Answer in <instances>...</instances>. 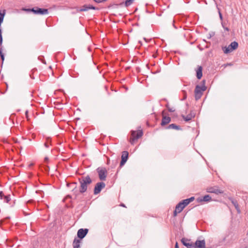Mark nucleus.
Wrapping results in <instances>:
<instances>
[{
    "label": "nucleus",
    "instance_id": "nucleus-45",
    "mask_svg": "<svg viewBox=\"0 0 248 248\" xmlns=\"http://www.w3.org/2000/svg\"><path fill=\"white\" fill-rule=\"evenodd\" d=\"M161 114H162V117H163V115H165V110H163L162 112H161Z\"/></svg>",
    "mask_w": 248,
    "mask_h": 248
},
{
    "label": "nucleus",
    "instance_id": "nucleus-26",
    "mask_svg": "<svg viewBox=\"0 0 248 248\" xmlns=\"http://www.w3.org/2000/svg\"><path fill=\"white\" fill-rule=\"evenodd\" d=\"M217 9L218 10V15H219V18L220 19V20L221 21V22L223 21V16H222V15L220 12V10L219 8H218L217 7Z\"/></svg>",
    "mask_w": 248,
    "mask_h": 248
},
{
    "label": "nucleus",
    "instance_id": "nucleus-52",
    "mask_svg": "<svg viewBox=\"0 0 248 248\" xmlns=\"http://www.w3.org/2000/svg\"><path fill=\"white\" fill-rule=\"evenodd\" d=\"M0 34H2V30L0 29Z\"/></svg>",
    "mask_w": 248,
    "mask_h": 248
},
{
    "label": "nucleus",
    "instance_id": "nucleus-11",
    "mask_svg": "<svg viewBox=\"0 0 248 248\" xmlns=\"http://www.w3.org/2000/svg\"><path fill=\"white\" fill-rule=\"evenodd\" d=\"M90 9L92 10H98V8L97 7H96L93 5L89 4H85L83 5L79 10H78L77 11L78 12H84L87 11Z\"/></svg>",
    "mask_w": 248,
    "mask_h": 248
},
{
    "label": "nucleus",
    "instance_id": "nucleus-55",
    "mask_svg": "<svg viewBox=\"0 0 248 248\" xmlns=\"http://www.w3.org/2000/svg\"><path fill=\"white\" fill-rule=\"evenodd\" d=\"M38 59H39V60H40V57H38Z\"/></svg>",
    "mask_w": 248,
    "mask_h": 248
},
{
    "label": "nucleus",
    "instance_id": "nucleus-8",
    "mask_svg": "<svg viewBox=\"0 0 248 248\" xmlns=\"http://www.w3.org/2000/svg\"><path fill=\"white\" fill-rule=\"evenodd\" d=\"M206 191L208 193H215L217 195L223 193V191L219 189L217 186L208 187L206 189Z\"/></svg>",
    "mask_w": 248,
    "mask_h": 248
},
{
    "label": "nucleus",
    "instance_id": "nucleus-32",
    "mask_svg": "<svg viewBox=\"0 0 248 248\" xmlns=\"http://www.w3.org/2000/svg\"><path fill=\"white\" fill-rule=\"evenodd\" d=\"M180 212H179V210H177L176 209V207H175V210L173 211V216L174 217H176V216L177 215L178 213H180Z\"/></svg>",
    "mask_w": 248,
    "mask_h": 248
},
{
    "label": "nucleus",
    "instance_id": "nucleus-33",
    "mask_svg": "<svg viewBox=\"0 0 248 248\" xmlns=\"http://www.w3.org/2000/svg\"><path fill=\"white\" fill-rule=\"evenodd\" d=\"M36 7L30 8V12H32L34 14L36 15Z\"/></svg>",
    "mask_w": 248,
    "mask_h": 248
},
{
    "label": "nucleus",
    "instance_id": "nucleus-41",
    "mask_svg": "<svg viewBox=\"0 0 248 248\" xmlns=\"http://www.w3.org/2000/svg\"><path fill=\"white\" fill-rule=\"evenodd\" d=\"M175 248H179V245H178V243L177 242H176L175 243Z\"/></svg>",
    "mask_w": 248,
    "mask_h": 248
},
{
    "label": "nucleus",
    "instance_id": "nucleus-1",
    "mask_svg": "<svg viewBox=\"0 0 248 248\" xmlns=\"http://www.w3.org/2000/svg\"><path fill=\"white\" fill-rule=\"evenodd\" d=\"M78 181L80 184L79 192L81 194L87 191L88 186L92 183V180L89 175L78 178Z\"/></svg>",
    "mask_w": 248,
    "mask_h": 248
},
{
    "label": "nucleus",
    "instance_id": "nucleus-39",
    "mask_svg": "<svg viewBox=\"0 0 248 248\" xmlns=\"http://www.w3.org/2000/svg\"><path fill=\"white\" fill-rule=\"evenodd\" d=\"M94 1H95V2L96 3H100L101 2H103V1H106V0H93Z\"/></svg>",
    "mask_w": 248,
    "mask_h": 248
},
{
    "label": "nucleus",
    "instance_id": "nucleus-56",
    "mask_svg": "<svg viewBox=\"0 0 248 248\" xmlns=\"http://www.w3.org/2000/svg\"><path fill=\"white\" fill-rule=\"evenodd\" d=\"M43 63H46V62L44 61V62H43Z\"/></svg>",
    "mask_w": 248,
    "mask_h": 248
},
{
    "label": "nucleus",
    "instance_id": "nucleus-16",
    "mask_svg": "<svg viewBox=\"0 0 248 248\" xmlns=\"http://www.w3.org/2000/svg\"><path fill=\"white\" fill-rule=\"evenodd\" d=\"M48 13V10L46 8H41L36 7V15H44Z\"/></svg>",
    "mask_w": 248,
    "mask_h": 248
},
{
    "label": "nucleus",
    "instance_id": "nucleus-53",
    "mask_svg": "<svg viewBox=\"0 0 248 248\" xmlns=\"http://www.w3.org/2000/svg\"><path fill=\"white\" fill-rule=\"evenodd\" d=\"M68 197H69V198H72V197L70 195H68Z\"/></svg>",
    "mask_w": 248,
    "mask_h": 248
},
{
    "label": "nucleus",
    "instance_id": "nucleus-51",
    "mask_svg": "<svg viewBox=\"0 0 248 248\" xmlns=\"http://www.w3.org/2000/svg\"><path fill=\"white\" fill-rule=\"evenodd\" d=\"M33 165V163H31L30 165H29V167H32V166Z\"/></svg>",
    "mask_w": 248,
    "mask_h": 248
},
{
    "label": "nucleus",
    "instance_id": "nucleus-10",
    "mask_svg": "<svg viewBox=\"0 0 248 248\" xmlns=\"http://www.w3.org/2000/svg\"><path fill=\"white\" fill-rule=\"evenodd\" d=\"M89 232L88 229H80L78 230L77 232L78 237L80 239H82L85 237Z\"/></svg>",
    "mask_w": 248,
    "mask_h": 248
},
{
    "label": "nucleus",
    "instance_id": "nucleus-38",
    "mask_svg": "<svg viewBox=\"0 0 248 248\" xmlns=\"http://www.w3.org/2000/svg\"><path fill=\"white\" fill-rule=\"evenodd\" d=\"M22 10L27 12H30V8H23Z\"/></svg>",
    "mask_w": 248,
    "mask_h": 248
},
{
    "label": "nucleus",
    "instance_id": "nucleus-14",
    "mask_svg": "<svg viewBox=\"0 0 248 248\" xmlns=\"http://www.w3.org/2000/svg\"><path fill=\"white\" fill-rule=\"evenodd\" d=\"M195 116V113L193 112L192 111H190V113L188 114L187 116H185L184 115H181V117L183 118L185 122H189L193 118H194Z\"/></svg>",
    "mask_w": 248,
    "mask_h": 248
},
{
    "label": "nucleus",
    "instance_id": "nucleus-23",
    "mask_svg": "<svg viewBox=\"0 0 248 248\" xmlns=\"http://www.w3.org/2000/svg\"><path fill=\"white\" fill-rule=\"evenodd\" d=\"M5 15V10H3L2 12H0V23H2L3 21V18Z\"/></svg>",
    "mask_w": 248,
    "mask_h": 248
},
{
    "label": "nucleus",
    "instance_id": "nucleus-36",
    "mask_svg": "<svg viewBox=\"0 0 248 248\" xmlns=\"http://www.w3.org/2000/svg\"><path fill=\"white\" fill-rule=\"evenodd\" d=\"M44 170L46 172H47L49 171V167L48 166H45L44 167Z\"/></svg>",
    "mask_w": 248,
    "mask_h": 248
},
{
    "label": "nucleus",
    "instance_id": "nucleus-35",
    "mask_svg": "<svg viewBox=\"0 0 248 248\" xmlns=\"http://www.w3.org/2000/svg\"><path fill=\"white\" fill-rule=\"evenodd\" d=\"M5 196V195H4L3 192L2 191H0V199L2 200Z\"/></svg>",
    "mask_w": 248,
    "mask_h": 248
},
{
    "label": "nucleus",
    "instance_id": "nucleus-24",
    "mask_svg": "<svg viewBox=\"0 0 248 248\" xmlns=\"http://www.w3.org/2000/svg\"><path fill=\"white\" fill-rule=\"evenodd\" d=\"M0 57L1 60L2 61V65L3 64V62L4 61V54L3 53V47H0Z\"/></svg>",
    "mask_w": 248,
    "mask_h": 248
},
{
    "label": "nucleus",
    "instance_id": "nucleus-25",
    "mask_svg": "<svg viewBox=\"0 0 248 248\" xmlns=\"http://www.w3.org/2000/svg\"><path fill=\"white\" fill-rule=\"evenodd\" d=\"M10 194H8V195H5L4 198H3L2 200H4V201L6 202V203H8L9 202V201H10L11 200V197H10Z\"/></svg>",
    "mask_w": 248,
    "mask_h": 248
},
{
    "label": "nucleus",
    "instance_id": "nucleus-9",
    "mask_svg": "<svg viewBox=\"0 0 248 248\" xmlns=\"http://www.w3.org/2000/svg\"><path fill=\"white\" fill-rule=\"evenodd\" d=\"M129 153L127 151L122 152L121 155V160L120 164V167H123L126 162L128 159Z\"/></svg>",
    "mask_w": 248,
    "mask_h": 248
},
{
    "label": "nucleus",
    "instance_id": "nucleus-30",
    "mask_svg": "<svg viewBox=\"0 0 248 248\" xmlns=\"http://www.w3.org/2000/svg\"><path fill=\"white\" fill-rule=\"evenodd\" d=\"M182 93L183 94V98L182 99V100H186L187 97L186 92V91L183 90Z\"/></svg>",
    "mask_w": 248,
    "mask_h": 248
},
{
    "label": "nucleus",
    "instance_id": "nucleus-20",
    "mask_svg": "<svg viewBox=\"0 0 248 248\" xmlns=\"http://www.w3.org/2000/svg\"><path fill=\"white\" fill-rule=\"evenodd\" d=\"M81 239L75 238L73 243V246L74 248H80V243Z\"/></svg>",
    "mask_w": 248,
    "mask_h": 248
},
{
    "label": "nucleus",
    "instance_id": "nucleus-40",
    "mask_svg": "<svg viewBox=\"0 0 248 248\" xmlns=\"http://www.w3.org/2000/svg\"><path fill=\"white\" fill-rule=\"evenodd\" d=\"M168 111L170 112H174L175 111V109H173L172 108H169L168 109Z\"/></svg>",
    "mask_w": 248,
    "mask_h": 248
},
{
    "label": "nucleus",
    "instance_id": "nucleus-6",
    "mask_svg": "<svg viewBox=\"0 0 248 248\" xmlns=\"http://www.w3.org/2000/svg\"><path fill=\"white\" fill-rule=\"evenodd\" d=\"M96 171L98 175V177L101 181H105L106 180L108 171L104 167H98L96 169Z\"/></svg>",
    "mask_w": 248,
    "mask_h": 248
},
{
    "label": "nucleus",
    "instance_id": "nucleus-49",
    "mask_svg": "<svg viewBox=\"0 0 248 248\" xmlns=\"http://www.w3.org/2000/svg\"><path fill=\"white\" fill-rule=\"evenodd\" d=\"M33 202V200H29L28 203H32Z\"/></svg>",
    "mask_w": 248,
    "mask_h": 248
},
{
    "label": "nucleus",
    "instance_id": "nucleus-46",
    "mask_svg": "<svg viewBox=\"0 0 248 248\" xmlns=\"http://www.w3.org/2000/svg\"><path fill=\"white\" fill-rule=\"evenodd\" d=\"M48 161V158L47 157H46L45 158V161L46 162H47Z\"/></svg>",
    "mask_w": 248,
    "mask_h": 248
},
{
    "label": "nucleus",
    "instance_id": "nucleus-43",
    "mask_svg": "<svg viewBox=\"0 0 248 248\" xmlns=\"http://www.w3.org/2000/svg\"><path fill=\"white\" fill-rule=\"evenodd\" d=\"M78 193H77V194H75V197L74 198V199H74V200H76V199H77V197H78Z\"/></svg>",
    "mask_w": 248,
    "mask_h": 248
},
{
    "label": "nucleus",
    "instance_id": "nucleus-18",
    "mask_svg": "<svg viewBox=\"0 0 248 248\" xmlns=\"http://www.w3.org/2000/svg\"><path fill=\"white\" fill-rule=\"evenodd\" d=\"M202 76V66L198 65L196 70V77L198 79H201Z\"/></svg>",
    "mask_w": 248,
    "mask_h": 248
},
{
    "label": "nucleus",
    "instance_id": "nucleus-15",
    "mask_svg": "<svg viewBox=\"0 0 248 248\" xmlns=\"http://www.w3.org/2000/svg\"><path fill=\"white\" fill-rule=\"evenodd\" d=\"M171 121V118L169 116L163 115L162 117L161 123L160 124L162 126H164L167 124H169Z\"/></svg>",
    "mask_w": 248,
    "mask_h": 248
},
{
    "label": "nucleus",
    "instance_id": "nucleus-44",
    "mask_svg": "<svg viewBox=\"0 0 248 248\" xmlns=\"http://www.w3.org/2000/svg\"><path fill=\"white\" fill-rule=\"evenodd\" d=\"M25 115H26V117L28 118V110L26 111Z\"/></svg>",
    "mask_w": 248,
    "mask_h": 248
},
{
    "label": "nucleus",
    "instance_id": "nucleus-19",
    "mask_svg": "<svg viewBox=\"0 0 248 248\" xmlns=\"http://www.w3.org/2000/svg\"><path fill=\"white\" fill-rule=\"evenodd\" d=\"M166 129H174L177 130H181L182 128L179 125H177L175 124H169L167 127Z\"/></svg>",
    "mask_w": 248,
    "mask_h": 248
},
{
    "label": "nucleus",
    "instance_id": "nucleus-47",
    "mask_svg": "<svg viewBox=\"0 0 248 248\" xmlns=\"http://www.w3.org/2000/svg\"><path fill=\"white\" fill-rule=\"evenodd\" d=\"M136 70L138 72H140V69L139 67H137L136 68Z\"/></svg>",
    "mask_w": 248,
    "mask_h": 248
},
{
    "label": "nucleus",
    "instance_id": "nucleus-34",
    "mask_svg": "<svg viewBox=\"0 0 248 248\" xmlns=\"http://www.w3.org/2000/svg\"><path fill=\"white\" fill-rule=\"evenodd\" d=\"M46 141H47V142H46V143H45V147H46L47 148V147H48V144H47V142H50V138H47L46 139Z\"/></svg>",
    "mask_w": 248,
    "mask_h": 248
},
{
    "label": "nucleus",
    "instance_id": "nucleus-22",
    "mask_svg": "<svg viewBox=\"0 0 248 248\" xmlns=\"http://www.w3.org/2000/svg\"><path fill=\"white\" fill-rule=\"evenodd\" d=\"M202 200L204 202H209L212 201V198L210 195H205L202 197Z\"/></svg>",
    "mask_w": 248,
    "mask_h": 248
},
{
    "label": "nucleus",
    "instance_id": "nucleus-12",
    "mask_svg": "<svg viewBox=\"0 0 248 248\" xmlns=\"http://www.w3.org/2000/svg\"><path fill=\"white\" fill-rule=\"evenodd\" d=\"M190 241V239H188L186 238H183L181 240L182 244L185 247H186L187 248H194V245L193 243L188 242V241Z\"/></svg>",
    "mask_w": 248,
    "mask_h": 248
},
{
    "label": "nucleus",
    "instance_id": "nucleus-42",
    "mask_svg": "<svg viewBox=\"0 0 248 248\" xmlns=\"http://www.w3.org/2000/svg\"><path fill=\"white\" fill-rule=\"evenodd\" d=\"M202 86H205V80H203L202 81Z\"/></svg>",
    "mask_w": 248,
    "mask_h": 248
},
{
    "label": "nucleus",
    "instance_id": "nucleus-13",
    "mask_svg": "<svg viewBox=\"0 0 248 248\" xmlns=\"http://www.w3.org/2000/svg\"><path fill=\"white\" fill-rule=\"evenodd\" d=\"M194 248H206L205 241L204 240H197L194 243Z\"/></svg>",
    "mask_w": 248,
    "mask_h": 248
},
{
    "label": "nucleus",
    "instance_id": "nucleus-7",
    "mask_svg": "<svg viewBox=\"0 0 248 248\" xmlns=\"http://www.w3.org/2000/svg\"><path fill=\"white\" fill-rule=\"evenodd\" d=\"M106 184L103 182L97 183L93 189V194L97 195L100 193L102 189L105 187Z\"/></svg>",
    "mask_w": 248,
    "mask_h": 248
},
{
    "label": "nucleus",
    "instance_id": "nucleus-31",
    "mask_svg": "<svg viewBox=\"0 0 248 248\" xmlns=\"http://www.w3.org/2000/svg\"><path fill=\"white\" fill-rule=\"evenodd\" d=\"M2 43H3L2 35V34H0V47H3Z\"/></svg>",
    "mask_w": 248,
    "mask_h": 248
},
{
    "label": "nucleus",
    "instance_id": "nucleus-2",
    "mask_svg": "<svg viewBox=\"0 0 248 248\" xmlns=\"http://www.w3.org/2000/svg\"><path fill=\"white\" fill-rule=\"evenodd\" d=\"M194 199V197H191L189 198L181 201L176 205V209L179 210V212H182L183 210L191 202H193Z\"/></svg>",
    "mask_w": 248,
    "mask_h": 248
},
{
    "label": "nucleus",
    "instance_id": "nucleus-21",
    "mask_svg": "<svg viewBox=\"0 0 248 248\" xmlns=\"http://www.w3.org/2000/svg\"><path fill=\"white\" fill-rule=\"evenodd\" d=\"M134 0H126L125 2H122L120 3L119 4H117V5H119L120 6H122L123 4H124V6L125 7H128L129 5H130Z\"/></svg>",
    "mask_w": 248,
    "mask_h": 248
},
{
    "label": "nucleus",
    "instance_id": "nucleus-37",
    "mask_svg": "<svg viewBox=\"0 0 248 248\" xmlns=\"http://www.w3.org/2000/svg\"><path fill=\"white\" fill-rule=\"evenodd\" d=\"M198 202H203L202 200V197H199L196 199Z\"/></svg>",
    "mask_w": 248,
    "mask_h": 248
},
{
    "label": "nucleus",
    "instance_id": "nucleus-28",
    "mask_svg": "<svg viewBox=\"0 0 248 248\" xmlns=\"http://www.w3.org/2000/svg\"><path fill=\"white\" fill-rule=\"evenodd\" d=\"M77 185V182H73V183H71L69 184V186L70 185H72L74 187V188H73V190H74L75 188H76ZM67 186H69V184H67Z\"/></svg>",
    "mask_w": 248,
    "mask_h": 248
},
{
    "label": "nucleus",
    "instance_id": "nucleus-48",
    "mask_svg": "<svg viewBox=\"0 0 248 248\" xmlns=\"http://www.w3.org/2000/svg\"><path fill=\"white\" fill-rule=\"evenodd\" d=\"M166 107L168 108V109H169V108H170L169 107V105L168 104H167L166 105Z\"/></svg>",
    "mask_w": 248,
    "mask_h": 248
},
{
    "label": "nucleus",
    "instance_id": "nucleus-50",
    "mask_svg": "<svg viewBox=\"0 0 248 248\" xmlns=\"http://www.w3.org/2000/svg\"><path fill=\"white\" fill-rule=\"evenodd\" d=\"M120 205L123 207H125V205L124 203H121Z\"/></svg>",
    "mask_w": 248,
    "mask_h": 248
},
{
    "label": "nucleus",
    "instance_id": "nucleus-4",
    "mask_svg": "<svg viewBox=\"0 0 248 248\" xmlns=\"http://www.w3.org/2000/svg\"><path fill=\"white\" fill-rule=\"evenodd\" d=\"M207 88L205 86H201L199 85L196 86L194 90V96L196 100L200 99L203 94V92L206 90Z\"/></svg>",
    "mask_w": 248,
    "mask_h": 248
},
{
    "label": "nucleus",
    "instance_id": "nucleus-54",
    "mask_svg": "<svg viewBox=\"0 0 248 248\" xmlns=\"http://www.w3.org/2000/svg\"><path fill=\"white\" fill-rule=\"evenodd\" d=\"M1 23H0V29H1Z\"/></svg>",
    "mask_w": 248,
    "mask_h": 248
},
{
    "label": "nucleus",
    "instance_id": "nucleus-5",
    "mask_svg": "<svg viewBox=\"0 0 248 248\" xmlns=\"http://www.w3.org/2000/svg\"><path fill=\"white\" fill-rule=\"evenodd\" d=\"M142 135L143 132L142 130H139L138 131H131L130 142L131 144L133 145L135 143V141L140 138Z\"/></svg>",
    "mask_w": 248,
    "mask_h": 248
},
{
    "label": "nucleus",
    "instance_id": "nucleus-3",
    "mask_svg": "<svg viewBox=\"0 0 248 248\" xmlns=\"http://www.w3.org/2000/svg\"><path fill=\"white\" fill-rule=\"evenodd\" d=\"M238 47V43L236 41L232 42L228 46H222V49L225 54H229L236 50Z\"/></svg>",
    "mask_w": 248,
    "mask_h": 248
},
{
    "label": "nucleus",
    "instance_id": "nucleus-29",
    "mask_svg": "<svg viewBox=\"0 0 248 248\" xmlns=\"http://www.w3.org/2000/svg\"><path fill=\"white\" fill-rule=\"evenodd\" d=\"M221 25H222V27L223 28V29L225 31H229V29L228 27H226L225 23L224 22H223V21L221 22Z\"/></svg>",
    "mask_w": 248,
    "mask_h": 248
},
{
    "label": "nucleus",
    "instance_id": "nucleus-17",
    "mask_svg": "<svg viewBox=\"0 0 248 248\" xmlns=\"http://www.w3.org/2000/svg\"><path fill=\"white\" fill-rule=\"evenodd\" d=\"M229 199L231 202L232 204L234 205V206L235 207L236 210H237V213L240 214L241 210L239 208V204H238L237 201L232 198H229Z\"/></svg>",
    "mask_w": 248,
    "mask_h": 248
},
{
    "label": "nucleus",
    "instance_id": "nucleus-27",
    "mask_svg": "<svg viewBox=\"0 0 248 248\" xmlns=\"http://www.w3.org/2000/svg\"><path fill=\"white\" fill-rule=\"evenodd\" d=\"M9 219H10L9 217H7L5 218L4 219L0 220V226H1L4 221H8Z\"/></svg>",
    "mask_w": 248,
    "mask_h": 248
}]
</instances>
